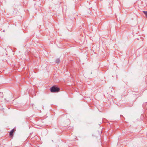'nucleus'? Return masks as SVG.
Masks as SVG:
<instances>
[{"mask_svg":"<svg viewBox=\"0 0 147 147\" xmlns=\"http://www.w3.org/2000/svg\"><path fill=\"white\" fill-rule=\"evenodd\" d=\"M143 13L145 15L146 17L147 18V11H143Z\"/></svg>","mask_w":147,"mask_h":147,"instance_id":"obj_5","label":"nucleus"},{"mask_svg":"<svg viewBox=\"0 0 147 147\" xmlns=\"http://www.w3.org/2000/svg\"><path fill=\"white\" fill-rule=\"evenodd\" d=\"M15 131V130L13 129L10 132L9 135L10 136H12L13 135V133Z\"/></svg>","mask_w":147,"mask_h":147,"instance_id":"obj_2","label":"nucleus"},{"mask_svg":"<svg viewBox=\"0 0 147 147\" xmlns=\"http://www.w3.org/2000/svg\"><path fill=\"white\" fill-rule=\"evenodd\" d=\"M60 61V60L59 58H57L56 60V63H58Z\"/></svg>","mask_w":147,"mask_h":147,"instance_id":"obj_3","label":"nucleus"},{"mask_svg":"<svg viewBox=\"0 0 147 147\" xmlns=\"http://www.w3.org/2000/svg\"><path fill=\"white\" fill-rule=\"evenodd\" d=\"M60 90V89L59 88L56 87V92H58Z\"/></svg>","mask_w":147,"mask_h":147,"instance_id":"obj_4","label":"nucleus"},{"mask_svg":"<svg viewBox=\"0 0 147 147\" xmlns=\"http://www.w3.org/2000/svg\"><path fill=\"white\" fill-rule=\"evenodd\" d=\"M50 91L52 92H55V86H53L50 89Z\"/></svg>","mask_w":147,"mask_h":147,"instance_id":"obj_1","label":"nucleus"}]
</instances>
